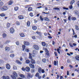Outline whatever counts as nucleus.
<instances>
[{
    "instance_id": "1",
    "label": "nucleus",
    "mask_w": 79,
    "mask_h": 79,
    "mask_svg": "<svg viewBox=\"0 0 79 79\" xmlns=\"http://www.w3.org/2000/svg\"><path fill=\"white\" fill-rule=\"evenodd\" d=\"M8 10V7L6 6H4L3 7H1V11H5Z\"/></svg>"
},
{
    "instance_id": "2",
    "label": "nucleus",
    "mask_w": 79,
    "mask_h": 79,
    "mask_svg": "<svg viewBox=\"0 0 79 79\" xmlns=\"http://www.w3.org/2000/svg\"><path fill=\"white\" fill-rule=\"evenodd\" d=\"M33 53L32 55L33 56H35V55H36L38 53V52L35 50H33Z\"/></svg>"
},
{
    "instance_id": "3",
    "label": "nucleus",
    "mask_w": 79,
    "mask_h": 79,
    "mask_svg": "<svg viewBox=\"0 0 79 79\" xmlns=\"http://www.w3.org/2000/svg\"><path fill=\"white\" fill-rule=\"evenodd\" d=\"M6 68L7 69H10V68H11V66L9 64L7 63L6 64Z\"/></svg>"
},
{
    "instance_id": "4",
    "label": "nucleus",
    "mask_w": 79,
    "mask_h": 79,
    "mask_svg": "<svg viewBox=\"0 0 79 79\" xmlns=\"http://www.w3.org/2000/svg\"><path fill=\"white\" fill-rule=\"evenodd\" d=\"M33 48L35 50H39V47L35 44L33 45Z\"/></svg>"
},
{
    "instance_id": "5",
    "label": "nucleus",
    "mask_w": 79,
    "mask_h": 79,
    "mask_svg": "<svg viewBox=\"0 0 79 79\" xmlns=\"http://www.w3.org/2000/svg\"><path fill=\"white\" fill-rule=\"evenodd\" d=\"M10 32L11 34H13L15 32V30L13 27H11L10 29Z\"/></svg>"
},
{
    "instance_id": "6",
    "label": "nucleus",
    "mask_w": 79,
    "mask_h": 79,
    "mask_svg": "<svg viewBox=\"0 0 79 79\" xmlns=\"http://www.w3.org/2000/svg\"><path fill=\"white\" fill-rule=\"evenodd\" d=\"M24 44L25 45H29V43L27 41H24Z\"/></svg>"
},
{
    "instance_id": "7",
    "label": "nucleus",
    "mask_w": 79,
    "mask_h": 79,
    "mask_svg": "<svg viewBox=\"0 0 79 79\" xmlns=\"http://www.w3.org/2000/svg\"><path fill=\"white\" fill-rule=\"evenodd\" d=\"M19 76L20 77L22 78V79H24V78H25V75L23 74H19Z\"/></svg>"
},
{
    "instance_id": "8",
    "label": "nucleus",
    "mask_w": 79,
    "mask_h": 79,
    "mask_svg": "<svg viewBox=\"0 0 79 79\" xmlns=\"http://www.w3.org/2000/svg\"><path fill=\"white\" fill-rule=\"evenodd\" d=\"M18 18L19 19H23L24 17L22 15H19L18 16Z\"/></svg>"
},
{
    "instance_id": "9",
    "label": "nucleus",
    "mask_w": 79,
    "mask_h": 79,
    "mask_svg": "<svg viewBox=\"0 0 79 79\" xmlns=\"http://www.w3.org/2000/svg\"><path fill=\"white\" fill-rule=\"evenodd\" d=\"M13 3V1L12 0H10L9 2H8V5H12V4Z\"/></svg>"
},
{
    "instance_id": "10",
    "label": "nucleus",
    "mask_w": 79,
    "mask_h": 79,
    "mask_svg": "<svg viewBox=\"0 0 79 79\" xmlns=\"http://www.w3.org/2000/svg\"><path fill=\"white\" fill-rule=\"evenodd\" d=\"M75 58L76 59V60H77V61H79V55H77L75 57Z\"/></svg>"
},
{
    "instance_id": "11",
    "label": "nucleus",
    "mask_w": 79,
    "mask_h": 79,
    "mask_svg": "<svg viewBox=\"0 0 79 79\" xmlns=\"http://www.w3.org/2000/svg\"><path fill=\"white\" fill-rule=\"evenodd\" d=\"M29 66L31 68H35L34 65V64H32L31 63L29 64Z\"/></svg>"
},
{
    "instance_id": "12",
    "label": "nucleus",
    "mask_w": 79,
    "mask_h": 79,
    "mask_svg": "<svg viewBox=\"0 0 79 79\" xmlns=\"http://www.w3.org/2000/svg\"><path fill=\"white\" fill-rule=\"evenodd\" d=\"M16 63H17V64H22V62L20 61H19V60H16Z\"/></svg>"
},
{
    "instance_id": "13",
    "label": "nucleus",
    "mask_w": 79,
    "mask_h": 79,
    "mask_svg": "<svg viewBox=\"0 0 79 79\" xmlns=\"http://www.w3.org/2000/svg\"><path fill=\"white\" fill-rule=\"evenodd\" d=\"M26 70L27 72H29L30 71V68L28 67H27L26 68Z\"/></svg>"
},
{
    "instance_id": "14",
    "label": "nucleus",
    "mask_w": 79,
    "mask_h": 79,
    "mask_svg": "<svg viewBox=\"0 0 79 79\" xmlns=\"http://www.w3.org/2000/svg\"><path fill=\"white\" fill-rule=\"evenodd\" d=\"M5 49L6 52H8L10 50V48L8 47H6Z\"/></svg>"
},
{
    "instance_id": "15",
    "label": "nucleus",
    "mask_w": 79,
    "mask_h": 79,
    "mask_svg": "<svg viewBox=\"0 0 79 79\" xmlns=\"http://www.w3.org/2000/svg\"><path fill=\"white\" fill-rule=\"evenodd\" d=\"M19 35H20V37H25V35L23 33H20Z\"/></svg>"
},
{
    "instance_id": "16",
    "label": "nucleus",
    "mask_w": 79,
    "mask_h": 79,
    "mask_svg": "<svg viewBox=\"0 0 79 79\" xmlns=\"http://www.w3.org/2000/svg\"><path fill=\"white\" fill-rule=\"evenodd\" d=\"M29 59H31V60H32V54L30 53H29Z\"/></svg>"
},
{
    "instance_id": "17",
    "label": "nucleus",
    "mask_w": 79,
    "mask_h": 79,
    "mask_svg": "<svg viewBox=\"0 0 79 79\" xmlns=\"http://www.w3.org/2000/svg\"><path fill=\"white\" fill-rule=\"evenodd\" d=\"M31 63H32V64H35V60H34L33 59H31Z\"/></svg>"
},
{
    "instance_id": "18",
    "label": "nucleus",
    "mask_w": 79,
    "mask_h": 79,
    "mask_svg": "<svg viewBox=\"0 0 79 79\" xmlns=\"http://www.w3.org/2000/svg\"><path fill=\"white\" fill-rule=\"evenodd\" d=\"M30 60H27L25 61V63L26 64H29L30 63Z\"/></svg>"
},
{
    "instance_id": "19",
    "label": "nucleus",
    "mask_w": 79,
    "mask_h": 79,
    "mask_svg": "<svg viewBox=\"0 0 79 79\" xmlns=\"http://www.w3.org/2000/svg\"><path fill=\"white\" fill-rule=\"evenodd\" d=\"M28 11H32V8L31 7H30L28 8Z\"/></svg>"
},
{
    "instance_id": "20",
    "label": "nucleus",
    "mask_w": 79,
    "mask_h": 79,
    "mask_svg": "<svg viewBox=\"0 0 79 79\" xmlns=\"http://www.w3.org/2000/svg\"><path fill=\"white\" fill-rule=\"evenodd\" d=\"M58 61H57V62L56 61H54V64L55 66H56L57 64H58Z\"/></svg>"
},
{
    "instance_id": "21",
    "label": "nucleus",
    "mask_w": 79,
    "mask_h": 79,
    "mask_svg": "<svg viewBox=\"0 0 79 79\" xmlns=\"http://www.w3.org/2000/svg\"><path fill=\"white\" fill-rule=\"evenodd\" d=\"M74 13L76 15H79V12L77 11H74Z\"/></svg>"
},
{
    "instance_id": "22",
    "label": "nucleus",
    "mask_w": 79,
    "mask_h": 79,
    "mask_svg": "<svg viewBox=\"0 0 79 79\" xmlns=\"http://www.w3.org/2000/svg\"><path fill=\"white\" fill-rule=\"evenodd\" d=\"M44 20H45V21H50V19H49L48 18H47V17H45L44 18Z\"/></svg>"
},
{
    "instance_id": "23",
    "label": "nucleus",
    "mask_w": 79,
    "mask_h": 79,
    "mask_svg": "<svg viewBox=\"0 0 79 79\" xmlns=\"http://www.w3.org/2000/svg\"><path fill=\"white\" fill-rule=\"evenodd\" d=\"M13 76H15L16 77H17L18 76V75L17 74V73L16 72H14L13 73Z\"/></svg>"
},
{
    "instance_id": "24",
    "label": "nucleus",
    "mask_w": 79,
    "mask_h": 79,
    "mask_svg": "<svg viewBox=\"0 0 79 79\" xmlns=\"http://www.w3.org/2000/svg\"><path fill=\"white\" fill-rule=\"evenodd\" d=\"M71 19L73 21H75V20H76V18L75 17H72L71 18Z\"/></svg>"
},
{
    "instance_id": "25",
    "label": "nucleus",
    "mask_w": 79,
    "mask_h": 79,
    "mask_svg": "<svg viewBox=\"0 0 79 79\" xmlns=\"http://www.w3.org/2000/svg\"><path fill=\"white\" fill-rule=\"evenodd\" d=\"M42 44L43 46L45 47L46 45V44L45 42H42Z\"/></svg>"
},
{
    "instance_id": "26",
    "label": "nucleus",
    "mask_w": 79,
    "mask_h": 79,
    "mask_svg": "<svg viewBox=\"0 0 79 79\" xmlns=\"http://www.w3.org/2000/svg\"><path fill=\"white\" fill-rule=\"evenodd\" d=\"M7 35L5 33H4L2 34V36L3 38H5V37H6Z\"/></svg>"
},
{
    "instance_id": "27",
    "label": "nucleus",
    "mask_w": 79,
    "mask_h": 79,
    "mask_svg": "<svg viewBox=\"0 0 79 79\" xmlns=\"http://www.w3.org/2000/svg\"><path fill=\"white\" fill-rule=\"evenodd\" d=\"M15 56V54H11L10 55V57L11 58H14Z\"/></svg>"
},
{
    "instance_id": "28",
    "label": "nucleus",
    "mask_w": 79,
    "mask_h": 79,
    "mask_svg": "<svg viewBox=\"0 0 79 79\" xmlns=\"http://www.w3.org/2000/svg\"><path fill=\"white\" fill-rule=\"evenodd\" d=\"M41 71H42V68H39L38 69V71L40 73H41Z\"/></svg>"
},
{
    "instance_id": "29",
    "label": "nucleus",
    "mask_w": 79,
    "mask_h": 79,
    "mask_svg": "<svg viewBox=\"0 0 79 79\" xmlns=\"http://www.w3.org/2000/svg\"><path fill=\"white\" fill-rule=\"evenodd\" d=\"M30 24H31V22H30L29 21L27 22V26H30Z\"/></svg>"
},
{
    "instance_id": "30",
    "label": "nucleus",
    "mask_w": 79,
    "mask_h": 79,
    "mask_svg": "<svg viewBox=\"0 0 79 79\" xmlns=\"http://www.w3.org/2000/svg\"><path fill=\"white\" fill-rule=\"evenodd\" d=\"M32 29L33 30H36L37 29V27L35 26H33Z\"/></svg>"
},
{
    "instance_id": "31",
    "label": "nucleus",
    "mask_w": 79,
    "mask_h": 79,
    "mask_svg": "<svg viewBox=\"0 0 79 79\" xmlns=\"http://www.w3.org/2000/svg\"><path fill=\"white\" fill-rule=\"evenodd\" d=\"M53 10H60V8L58 7H54L53 8Z\"/></svg>"
},
{
    "instance_id": "32",
    "label": "nucleus",
    "mask_w": 79,
    "mask_h": 79,
    "mask_svg": "<svg viewBox=\"0 0 79 79\" xmlns=\"http://www.w3.org/2000/svg\"><path fill=\"white\" fill-rule=\"evenodd\" d=\"M16 76H14L13 75H11V77L12 78V79H16Z\"/></svg>"
},
{
    "instance_id": "33",
    "label": "nucleus",
    "mask_w": 79,
    "mask_h": 79,
    "mask_svg": "<svg viewBox=\"0 0 79 79\" xmlns=\"http://www.w3.org/2000/svg\"><path fill=\"white\" fill-rule=\"evenodd\" d=\"M19 9V7H15L14 8V10L15 11H17V10H18Z\"/></svg>"
},
{
    "instance_id": "34",
    "label": "nucleus",
    "mask_w": 79,
    "mask_h": 79,
    "mask_svg": "<svg viewBox=\"0 0 79 79\" xmlns=\"http://www.w3.org/2000/svg\"><path fill=\"white\" fill-rule=\"evenodd\" d=\"M16 24H17V25H18V26H19V25H20V23L19 22L17 21L16 22Z\"/></svg>"
},
{
    "instance_id": "35",
    "label": "nucleus",
    "mask_w": 79,
    "mask_h": 79,
    "mask_svg": "<svg viewBox=\"0 0 79 79\" xmlns=\"http://www.w3.org/2000/svg\"><path fill=\"white\" fill-rule=\"evenodd\" d=\"M0 16H2V17H3V16H5V14L3 13L1 14L0 15Z\"/></svg>"
},
{
    "instance_id": "36",
    "label": "nucleus",
    "mask_w": 79,
    "mask_h": 79,
    "mask_svg": "<svg viewBox=\"0 0 79 79\" xmlns=\"http://www.w3.org/2000/svg\"><path fill=\"white\" fill-rule=\"evenodd\" d=\"M61 51V50H60V49H59V48H57V51L58 52V53H59V54H60V51Z\"/></svg>"
},
{
    "instance_id": "37",
    "label": "nucleus",
    "mask_w": 79,
    "mask_h": 79,
    "mask_svg": "<svg viewBox=\"0 0 79 79\" xmlns=\"http://www.w3.org/2000/svg\"><path fill=\"white\" fill-rule=\"evenodd\" d=\"M30 76H31V74L29 73H27V78L29 79L30 77Z\"/></svg>"
},
{
    "instance_id": "38",
    "label": "nucleus",
    "mask_w": 79,
    "mask_h": 79,
    "mask_svg": "<svg viewBox=\"0 0 79 79\" xmlns=\"http://www.w3.org/2000/svg\"><path fill=\"white\" fill-rule=\"evenodd\" d=\"M40 19L41 20V21H44V18H42V16L41 15L40 16Z\"/></svg>"
},
{
    "instance_id": "39",
    "label": "nucleus",
    "mask_w": 79,
    "mask_h": 79,
    "mask_svg": "<svg viewBox=\"0 0 79 79\" xmlns=\"http://www.w3.org/2000/svg\"><path fill=\"white\" fill-rule=\"evenodd\" d=\"M75 28L77 30H79V27H78V26L77 25H76L75 26Z\"/></svg>"
},
{
    "instance_id": "40",
    "label": "nucleus",
    "mask_w": 79,
    "mask_h": 79,
    "mask_svg": "<svg viewBox=\"0 0 79 79\" xmlns=\"http://www.w3.org/2000/svg\"><path fill=\"white\" fill-rule=\"evenodd\" d=\"M10 23H7V27H10Z\"/></svg>"
},
{
    "instance_id": "41",
    "label": "nucleus",
    "mask_w": 79,
    "mask_h": 79,
    "mask_svg": "<svg viewBox=\"0 0 79 79\" xmlns=\"http://www.w3.org/2000/svg\"><path fill=\"white\" fill-rule=\"evenodd\" d=\"M74 0H73L70 2V5H73V4L74 3Z\"/></svg>"
},
{
    "instance_id": "42",
    "label": "nucleus",
    "mask_w": 79,
    "mask_h": 79,
    "mask_svg": "<svg viewBox=\"0 0 79 79\" xmlns=\"http://www.w3.org/2000/svg\"><path fill=\"white\" fill-rule=\"evenodd\" d=\"M13 69H17V67L15 65H14Z\"/></svg>"
},
{
    "instance_id": "43",
    "label": "nucleus",
    "mask_w": 79,
    "mask_h": 79,
    "mask_svg": "<svg viewBox=\"0 0 79 79\" xmlns=\"http://www.w3.org/2000/svg\"><path fill=\"white\" fill-rule=\"evenodd\" d=\"M42 61L43 63H45V62H46V59H43L42 60Z\"/></svg>"
},
{
    "instance_id": "44",
    "label": "nucleus",
    "mask_w": 79,
    "mask_h": 79,
    "mask_svg": "<svg viewBox=\"0 0 79 79\" xmlns=\"http://www.w3.org/2000/svg\"><path fill=\"white\" fill-rule=\"evenodd\" d=\"M39 76V73H37L35 75V77H38Z\"/></svg>"
},
{
    "instance_id": "45",
    "label": "nucleus",
    "mask_w": 79,
    "mask_h": 79,
    "mask_svg": "<svg viewBox=\"0 0 79 79\" xmlns=\"http://www.w3.org/2000/svg\"><path fill=\"white\" fill-rule=\"evenodd\" d=\"M32 38L33 40H35V39H36L35 37L34 36H32Z\"/></svg>"
},
{
    "instance_id": "46",
    "label": "nucleus",
    "mask_w": 79,
    "mask_h": 79,
    "mask_svg": "<svg viewBox=\"0 0 79 79\" xmlns=\"http://www.w3.org/2000/svg\"><path fill=\"white\" fill-rule=\"evenodd\" d=\"M26 47V46H25V45H23L22 46V48H23V50L24 51V49Z\"/></svg>"
},
{
    "instance_id": "47",
    "label": "nucleus",
    "mask_w": 79,
    "mask_h": 79,
    "mask_svg": "<svg viewBox=\"0 0 79 79\" xmlns=\"http://www.w3.org/2000/svg\"><path fill=\"white\" fill-rule=\"evenodd\" d=\"M69 9H70V10H71L73 8V6L72 5H71L69 6Z\"/></svg>"
},
{
    "instance_id": "48",
    "label": "nucleus",
    "mask_w": 79,
    "mask_h": 79,
    "mask_svg": "<svg viewBox=\"0 0 79 79\" xmlns=\"http://www.w3.org/2000/svg\"><path fill=\"white\" fill-rule=\"evenodd\" d=\"M16 44L17 45H19V42L18 41L16 42Z\"/></svg>"
},
{
    "instance_id": "49",
    "label": "nucleus",
    "mask_w": 79,
    "mask_h": 79,
    "mask_svg": "<svg viewBox=\"0 0 79 79\" xmlns=\"http://www.w3.org/2000/svg\"><path fill=\"white\" fill-rule=\"evenodd\" d=\"M29 15L30 16L32 17V16H33V13H31Z\"/></svg>"
},
{
    "instance_id": "50",
    "label": "nucleus",
    "mask_w": 79,
    "mask_h": 79,
    "mask_svg": "<svg viewBox=\"0 0 79 79\" xmlns=\"http://www.w3.org/2000/svg\"><path fill=\"white\" fill-rule=\"evenodd\" d=\"M8 43H10V41L7 40L5 42L6 44H8Z\"/></svg>"
},
{
    "instance_id": "51",
    "label": "nucleus",
    "mask_w": 79,
    "mask_h": 79,
    "mask_svg": "<svg viewBox=\"0 0 79 79\" xmlns=\"http://www.w3.org/2000/svg\"><path fill=\"white\" fill-rule=\"evenodd\" d=\"M2 79H6V77L5 76H3L2 77Z\"/></svg>"
},
{
    "instance_id": "52",
    "label": "nucleus",
    "mask_w": 79,
    "mask_h": 79,
    "mask_svg": "<svg viewBox=\"0 0 79 79\" xmlns=\"http://www.w3.org/2000/svg\"><path fill=\"white\" fill-rule=\"evenodd\" d=\"M22 71H25L26 69H25V68H24V67H22Z\"/></svg>"
},
{
    "instance_id": "53",
    "label": "nucleus",
    "mask_w": 79,
    "mask_h": 79,
    "mask_svg": "<svg viewBox=\"0 0 79 79\" xmlns=\"http://www.w3.org/2000/svg\"><path fill=\"white\" fill-rule=\"evenodd\" d=\"M63 9L64 10H68V8L66 7H63Z\"/></svg>"
},
{
    "instance_id": "54",
    "label": "nucleus",
    "mask_w": 79,
    "mask_h": 79,
    "mask_svg": "<svg viewBox=\"0 0 79 79\" xmlns=\"http://www.w3.org/2000/svg\"><path fill=\"white\" fill-rule=\"evenodd\" d=\"M25 51L27 52H29V49H26Z\"/></svg>"
},
{
    "instance_id": "55",
    "label": "nucleus",
    "mask_w": 79,
    "mask_h": 79,
    "mask_svg": "<svg viewBox=\"0 0 79 79\" xmlns=\"http://www.w3.org/2000/svg\"><path fill=\"white\" fill-rule=\"evenodd\" d=\"M69 45L71 47H73V45L72 44H71L70 43H69Z\"/></svg>"
},
{
    "instance_id": "56",
    "label": "nucleus",
    "mask_w": 79,
    "mask_h": 79,
    "mask_svg": "<svg viewBox=\"0 0 79 79\" xmlns=\"http://www.w3.org/2000/svg\"><path fill=\"white\" fill-rule=\"evenodd\" d=\"M71 16H69L68 17V20L69 21H71Z\"/></svg>"
},
{
    "instance_id": "57",
    "label": "nucleus",
    "mask_w": 79,
    "mask_h": 79,
    "mask_svg": "<svg viewBox=\"0 0 79 79\" xmlns=\"http://www.w3.org/2000/svg\"><path fill=\"white\" fill-rule=\"evenodd\" d=\"M41 72L42 73H45V70H44V69H43L41 70Z\"/></svg>"
},
{
    "instance_id": "58",
    "label": "nucleus",
    "mask_w": 79,
    "mask_h": 79,
    "mask_svg": "<svg viewBox=\"0 0 79 79\" xmlns=\"http://www.w3.org/2000/svg\"><path fill=\"white\" fill-rule=\"evenodd\" d=\"M60 77V75H57V77H56V79H59V77Z\"/></svg>"
},
{
    "instance_id": "59",
    "label": "nucleus",
    "mask_w": 79,
    "mask_h": 79,
    "mask_svg": "<svg viewBox=\"0 0 79 79\" xmlns=\"http://www.w3.org/2000/svg\"><path fill=\"white\" fill-rule=\"evenodd\" d=\"M37 5H40V6H41V5H42V4H41V3H38L37 4Z\"/></svg>"
},
{
    "instance_id": "60",
    "label": "nucleus",
    "mask_w": 79,
    "mask_h": 79,
    "mask_svg": "<svg viewBox=\"0 0 79 79\" xmlns=\"http://www.w3.org/2000/svg\"><path fill=\"white\" fill-rule=\"evenodd\" d=\"M44 34L45 36H47V33H44Z\"/></svg>"
},
{
    "instance_id": "61",
    "label": "nucleus",
    "mask_w": 79,
    "mask_h": 79,
    "mask_svg": "<svg viewBox=\"0 0 79 79\" xmlns=\"http://www.w3.org/2000/svg\"><path fill=\"white\" fill-rule=\"evenodd\" d=\"M45 74H44L43 75V79H44V78H45Z\"/></svg>"
},
{
    "instance_id": "62",
    "label": "nucleus",
    "mask_w": 79,
    "mask_h": 79,
    "mask_svg": "<svg viewBox=\"0 0 79 79\" xmlns=\"http://www.w3.org/2000/svg\"><path fill=\"white\" fill-rule=\"evenodd\" d=\"M0 4L1 5H3V3L2 2H0Z\"/></svg>"
},
{
    "instance_id": "63",
    "label": "nucleus",
    "mask_w": 79,
    "mask_h": 79,
    "mask_svg": "<svg viewBox=\"0 0 79 79\" xmlns=\"http://www.w3.org/2000/svg\"><path fill=\"white\" fill-rule=\"evenodd\" d=\"M6 79H10V77H8V76H7L6 77Z\"/></svg>"
},
{
    "instance_id": "64",
    "label": "nucleus",
    "mask_w": 79,
    "mask_h": 79,
    "mask_svg": "<svg viewBox=\"0 0 79 79\" xmlns=\"http://www.w3.org/2000/svg\"><path fill=\"white\" fill-rule=\"evenodd\" d=\"M77 3H78L77 4L78 7H79V1L77 2Z\"/></svg>"
}]
</instances>
